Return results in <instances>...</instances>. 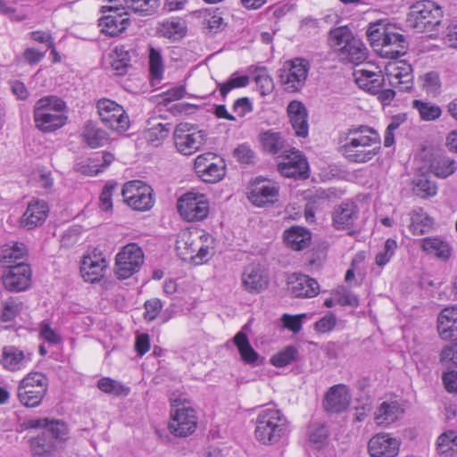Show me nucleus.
<instances>
[{
    "label": "nucleus",
    "mask_w": 457,
    "mask_h": 457,
    "mask_svg": "<svg viewBox=\"0 0 457 457\" xmlns=\"http://www.w3.org/2000/svg\"><path fill=\"white\" fill-rule=\"evenodd\" d=\"M380 143V136L375 129L361 125L348 130L340 150L350 162L364 163L379 153Z\"/></svg>",
    "instance_id": "1"
},
{
    "label": "nucleus",
    "mask_w": 457,
    "mask_h": 457,
    "mask_svg": "<svg viewBox=\"0 0 457 457\" xmlns=\"http://www.w3.org/2000/svg\"><path fill=\"white\" fill-rule=\"evenodd\" d=\"M328 41L343 62L358 64L367 58L365 45L347 26L330 29Z\"/></svg>",
    "instance_id": "2"
},
{
    "label": "nucleus",
    "mask_w": 457,
    "mask_h": 457,
    "mask_svg": "<svg viewBox=\"0 0 457 457\" xmlns=\"http://www.w3.org/2000/svg\"><path fill=\"white\" fill-rule=\"evenodd\" d=\"M66 104L58 96H49L37 100L34 106V120L38 129L52 132L67 121Z\"/></svg>",
    "instance_id": "3"
},
{
    "label": "nucleus",
    "mask_w": 457,
    "mask_h": 457,
    "mask_svg": "<svg viewBox=\"0 0 457 457\" xmlns=\"http://www.w3.org/2000/svg\"><path fill=\"white\" fill-rule=\"evenodd\" d=\"M287 424L288 421L280 410H262L255 420V438L263 445H274L286 435Z\"/></svg>",
    "instance_id": "4"
},
{
    "label": "nucleus",
    "mask_w": 457,
    "mask_h": 457,
    "mask_svg": "<svg viewBox=\"0 0 457 457\" xmlns=\"http://www.w3.org/2000/svg\"><path fill=\"white\" fill-rule=\"evenodd\" d=\"M437 330L444 340H453L440 353V362L446 368H457V306L444 308L437 318Z\"/></svg>",
    "instance_id": "5"
},
{
    "label": "nucleus",
    "mask_w": 457,
    "mask_h": 457,
    "mask_svg": "<svg viewBox=\"0 0 457 457\" xmlns=\"http://www.w3.org/2000/svg\"><path fill=\"white\" fill-rule=\"evenodd\" d=\"M443 12L432 1L418 2L411 7L406 25L418 33L433 32L441 25Z\"/></svg>",
    "instance_id": "6"
},
{
    "label": "nucleus",
    "mask_w": 457,
    "mask_h": 457,
    "mask_svg": "<svg viewBox=\"0 0 457 457\" xmlns=\"http://www.w3.org/2000/svg\"><path fill=\"white\" fill-rule=\"evenodd\" d=\"M170 420L169 430L176 436L186 437L196 428L197 419L195 409L181 395L170 398Z\"/></svg>",
    "instance_id": "7"
},
{
    "label": "nucleus",
    "mask_w": 457,
    "mask_h": 457,
    "mask_svg": "<svg viewBox=\"0 0 457 457\" xmlns=\"http://www.w3.org/2000/svg\"><path fill=\"white\" fill-rule=\"evenodd\" d=\"M310 63L303 58H295L286 62L278 70V77L285 91L289 93L299 92L305 85Z\"/></svg>",
    "instance_id": "8"
},
{
    "label": "nucleus",
    "mask_w": 457,
    "mask_h": 457,
    "mask_svg": "<svg viewBox=\"0 0 457 457\" xmlns=\"http://www.w3.org/2000/svg\"><path fill=\"white\" fill-rule=\"evenodd\" d=\"M178 211L187 221L203 220L209 213V202L203 194L187 192L178 200Z\"/></svg>",
    "instance_id": "9"
},
{
    "label": "nucleus",
    "mask_w": 457,
    "mask_h": 457,
    "mask_svg": "<svg viewBox=\"0 0 457 457\" xmlns=\"http://www.w3.org/2000/svg\"><path fill=\"white\" fill-rule=\"evenodd\" d=\"M173 137L178 151L185 155H189L205 143L207 134L204 130L193 129L188 123H179L175 128Z\"/></svg>",
    "instance_id": "10"
},
{
    "label": "nucleus",
    "mask_w": 457,
    "mask_h": 457,
    "mask_svg": "<svg viewBox=\"0 0 457 457\" xmlns=\"http://www.w3.org/2000/svg\"><path fill=\"white\" fill-rule=\"evenodd\" d=\"M142 263L143 250L137 244L131 243L117 254L115 272L119 278H128L139 270Z\"/></svg>",
    "instance_id": "11"
},
{
    "label": "nucleus",
    "mask_w": 457,
    "mask_h": 457,
    "mask_svg": "<svg viewBox=\"0 0 457 457\" xmlns=\"http://www.w3.org/2000/svg\"><path fill=\"white\" fill-rule=\"evenodd\" d=\"M97 110L103 123L116 131H125L129 128V117L122 106L110 99L97 103Z\"/></svg>",
    "instance_id": "12"
},
{
    "label": "nucleus",
    "mask_w": 457,
    "mask_h": 457,
    "mask_svg": "<svg viewBox=\"0 0 457 457\" xmlns=\"http://www.w3.org/2000/svg\"><path fill=\"white\" fill-rule=\"evenodd\" d=\"M386 77L389 86L397 88L400 92H410L413 87V70L405 61L386 66Z\"/></svg>",
    "instance_id": "13"
},
{
    "label": "nucleus",
    "mask_w": 457,
    "mask_h": 457,
    "mask_svg": "<svg viewBox=\"0 0 457 457\" xmlns=\"http://www.w3.org/2000/svg\"><path fill=\"white\" fill-rule=\"evenodd\" d=\"M30 280L31 269L25 262L7 266L3 275V284L9 291H24L29 287Z\"/></svg>",
    "instance_id": "14"
},
{
    "label": "nucleus",
    "mask_w": 457,
    "mask_h": 457,
    "mask_svg": "<svg viewBox=\"0 0 457 457\" xmlns=\"http://www.w3.org/2000/svg\"><path fill=\"white\" fill-rule=\"evenodd\" d=\"M103 12L109 11V14L99 19L101 31L111 37H116L122 33L129 24L128 12H120V8L117 5L103 6Z\"/></svg>",
    "instance_id": "15"
},
{
    "label": "nucleus",
    "mask_w": 457,
    "mask_h": 457,
    "mask_svg": "<svg viewBox=\"0 0 457 457\" xmlns=\"http://www.w3.org/2000/svg\"><path fill=\"white\" fill-rule=\"evenodd\" d=\"M278 170L287 178L305 179L308 177L309 165L299 151H291L278 163Z\"/></svg>",
    "instance_id": "16"
},
{
    "label": "nucleus",
    "mask_w": 457,
    "mask_h": 457,
    "mask_svg": "<svg viewBox=\"0 0 457 457\" xmlns=\"http://www.w3.org/2000/svg\"><path fill=\"white\" fill-rule=\"evenodd\" d=\"M49 213L48 204L43 200L29 203L26 211L20 219V227L27 230L34 229L44 224Z\"/></svg>",
    "instance_id": "17"
},
{
    "label": "nucleus",
    "mask_w": 457,
    "mask_h": 457,
    "mask_svg": "<svg viewBox=\"0 0 457 457\" xmlns=\"http://www.w3.org/2000/svg\"><path fill=\"white\" fill-rule=\"evenodd\" d=\"M399 447L400 442L386 433L375 435L368 444L371 457H395L399 453Z\"/></svg>",
    "instance_id": "18"
},
{
    "label": "nucleus",
    "mask_w": 457,
    "mask_h": 457,
    "mask_svg": "<svg viewBox=\"0 0 457 457\" xmlns=\"http://www.w3.org/2000/svg\"><path fill=\"white\" fill-rule=\"evenodd\" d=\"M350 402L351 394L348 387L344 384H337L328 389L323 406L329 413H341L349 407Z\"/></svg>",
    "instance_id": "19"
},
{
    "label": "nucleus",
    "mask_w": 457,
    "mask_h": 457,
    "mask_svg": "<svg viewBox=\"0 0 457 457\" xmlns=\"http://www.w3.org/2000/svg\"><path fill=\"white\" fill-rule=\"evenodd\" d=\"M359 218V208L354 202H343L331 214L332 226L337 230L351 228Z\"/></svg>",
    "instance_id": "20"
},
{
    "label": "nucleus",
    "mask_w": 457,
    "mask_h": 457,
    "mask_svg": "<svg viewBox=\"0 0 457 457\" xmlns=\"http://www.w3.org/2000/svg\"><path fill=\"white\" fill-rule=\"evenodd\" d=\"M408 42L404 35L400 34L395 27L389 31L388 35H385L383 43L377 51L382 57L389 59H397L404 55L407 52Z\"/></svg>",
    "instance_id": "21"
},
{
    "label": "nucleus",
    "mask_w": 457,
    "mask_h": 457,
    "mask_svg": "<svg viewBox=\"0 0 457 457\" xmlns=\"http://www.w3.org/2000/svg\"><path fill=\"white\" fill-rule=\"evenodd\" d=\"M242 284L247 292L257 294L268 287L269 277L260 264H250L244 270Z\"/></svg>",
    "instance_id": "22"
},
{
    "label": "nucleus",
    "mask_w": 457,
    "mask_h": 457,
    "mask_svg": "<svg viewBox=\"0 0 457 457\" xmlns=\"http://www.w3.org/2000/svg\"><path fill=\"white\" fill-rule=\"evenodd\" d=\"M288 289L294 297L310 298L318 295L320 287L318 282L303 274H295L288 281Z\"/></svg>",
    "instance_id": "23"
},
{
    "label": "nucleus",
    "mask_w": 457,
    "mask_h": 457,
    "mask_svg": "<svg viewBox=\"0 0 457 457\" xmlns=\"http://www.w3.org/2000/svg\"><path fill=\"white\" fill-rule=\"evenodd\" d=\"M278 195V188L276 186L258 181L253 184L247 197L255 206L262 207L268 204H273L277 200Z\"/></svg>",
    "instance_id": "24"
},
{
    "label": "nucleus",
    "mask_w": 457,
    "mask_h": 457,
    "mask_svg": "<svg viewBox=\"0 0 457 457\" xmlns=\"http://www.w3.org/2000/svg\"><path fill=\"white\" fill-rule=\"evenodd\" d=\"M287 114L290 122L297 137H306L308 136V113L303 104L299 101H292L287 106Z\"/></svg>",
    "instance_id": "25"
},
{
    "label": "nucleus",
    "mask_w": 457,
    "mask_h": 457,
    "mask_svg": "<svg viewBox=\"0 0 457 457\" xmlns=\"http://www.w3.org/2000/svg\"><path fill=\"white\" fill-rule=\"evenodd\" d=\"M107 267L104 258L96 254L84 256L80 272L85 281L95 283L104 277V270Z\"/></svg>",
    "instance_id": "26"
},
{
    "label": "nucleus",
    "mask_w": 457,
    "mask_h": 457,
    "mask_svg": "<svg viewBox=\"0 0 457 457\" xmlns=\"http://www.w3.org/2000/svg\"><path fill=\"white\" fill-rule=\"evenodd\" d=\"M104 63L105 69L114 75L122 76L127 73L130 67L129 52L122 46H116L104 57Z\"/></svg>",
    "instance_id": "27"
},
{
    "label": "nucleus",
    "mask_w": 457,
    "mask_h": 457,
    "mask_svg": "<svg viewBox=\"0 0 457 457\" xmlns=\"http://www.w3.org/2000/svg\"><path fill=\"white\" fill-rule=\"evenodd\" d=\"M201 235L197 232L182 231L179 233L176 241V251L178 255L184 261L189 259L190 255L196 252L198 245H200Z\"/></svg>",
    "instance_id": "28"
},
{
    "label": "nucleus",
    "mask_w": 457,
    "mask_h": 457,
    "mask_svg": "<svg viewBox=\"0 0 457 457\" xmlns=\"http://www.w3.org/2000/svg\"><path fill=\"white\" fill-rule=\"evenodd\" d=\"M284 239L292 250L301 251L310 245L312 235L308 229L295 226L285 232Z\"/></svg>",
    "instance_id": "29"
},
{
    "label": "nucleus",
    "mask_w": 457,
    "mask_h": 457,
    "mask_svg": "<svg viewBox=\"0 0 457 457\" xmlns=\"http://www.w3.org/2000/svg\"><path fill=\"white\" fill-rule=\"evenodd\" d=\"M0 361L4 368L10 371L22 369L27 362L23 352L14 345L3 347Z\"/></svg>",
    "instance_id": "30"
},
{
    "label": "nucleus",
    "mask_w": 457,
    "mask_h": 457,
    "mask_svg": "<svg viewBox=\"0 0 457 457\" xmlns=\"http://www.w3.org/2000/svg\"><path fill=\"white\" fill-rule=\"evenodd\" d=\"M403 413V408L397 402H383L375 413L378 425L386 426L397 420Z\"/></svg>",
    "instance_id": "31"
},
{
    "label": "nucleus",
    "mask_w": 457,
    "mask_h": 457,
    "mask_svg": "<svg viewBox=\"0 0 457 457\" xmlns=\"http://www.w3.org/2000/svg\"><path fill=\"white\" fill-rule=\"evenodd\" d=\"M356 82L360 87L371 94H378L380 88L384 87L386 78L380 73H376L368 70H360L357 71Z\"/></svg>",
    "instance_id": "32"
},
{
    "label": "nucleus",
    "mask_w": 457,
    "mask_h": 457,
    "mask_svg": "<svg viewBox=\"0 0 457 457\" xmlns=\"http://www.w3.org/2000/svg\"><path fill=\"white\" fill-rule=\"evenodd\" d=\"M148 64L151 86L158 87L164 73V61L160 49L149 46Z\"/></svg>",
    "instance_id": "33"
},
{
    "label": "nucleus",
    "mask_w": 457,
    "mask_h": 457,
    "mask_svg": "<svg viewBox=\"0 0 457 457\" xmlns=\"http://www.w3.org/2000/svg\"><path fill=\"white\" fill-rule=\"evenodd\" d=\"M200 245L195 255H190L189 260L195 264L206 263L215 254V239L208 233H202Z\"/></svg>",
    "instance_id": "34"
},
{
    "label": "nucleus",
    "mask_w": 457,
    "mask_h": 457,
    "mask_svg": "<svg viewBox=\"0 0 457 457\" xmlns=\"http://www.w3.org/2000/svg\"><path fill=\"white\" fill-rule=\"evenodd\" d=\"M242 361L245 364L255 365L259 353L251 345L247 335L244 331L237 332L233 337Z\"/></svg>",
    "instance_id": "35"
},
{
    "label": "nucleus",
    "mask_w": 457,
    "mask_h": 457,
    "mask_svg": "<svg viewBox=\"0 0 457 457\" xmlns=\"http://www.w3.org/2000/svg\"><path fill=\"white\" fill-rule=\"evenodd\" d=\"M421 248L429 254H434L438 259L446 261L451 256L452 248L449 244L438 237H426L421 241Z\"/></svg>",
    "instance_id": "36"
},
{
    "label": "nucleus",
    "mask_w": 457,
    "mask_h": 457,
    "mask_svg": "<svg viewBox=\"0 0 457 457\" xmlns=\"http://www.w3.org/2000/svg\"><path fill=\"white\" fill-rule=\"evenodd\" d=\"M46 392V389L41 387H28L23 385H19L17 395L21 404L26 407L34 408L42 403Z\"/></svg>",
    "instance_id": "37"
},
{
    "label": "nucleus",
    "mask_w": 457,
    "mask_h": 457,
    "mask_svg": "<svg viewBox=\"0 0 457 457\" xmlns=\"http://www.w3.org/2000/svg\"><path fill=\"white\" fill-rule=\"evenodd\" d=\"M27 248L22 243H14L12 245H5L0 252V262L4 265H15L24 262Z\"/></svg>",
    "instance_id": "38"
},
{
    "label": "nucleus",
    "mask_w": 457,
    "mask_h": 457,
    "mask_svg": "<svg viewBox=\"0 0 457 457\" xmlns=\"http://www.w3.org/2000/svg\"><path fill=\"white\" fill-rule=\"evenodd\" d=\"M114 160V156L111 153H104L101 157H95L90 159V164L83 165L78 164L77 170L85 175L95 176L102 172L107 168Z\"/></svg>",
    "instance_id": "39"
},
{
    "label": "nucleus",
    "mask_w": 457,
    "mask_h": 457,
    "mask_svg": "<svg viewBox=\"0 0 457 457\" xmlns=\"http://www.w3.org/2000/svg\"><path fill=\"white\" fill-rule=\"evenodd\" d=\"M434 220L422 210L413 212L411 217L410 230L415 236L428 233L432 228Z\"/></svg>",
    "instance_id": "40"
},
{
    "label": "nucleus",
    "mask_w": 457,
    "mask_h": 457,
    "mask_svg": "<svg viewBox=\"0 0 457 457\" xmlns=\"http://www.w3.org/2000/svg\"><path fill=\"white\" fill-rule=\"evenodd\" d=\"M329 434L325 423L313 422L308 428L309 443L312 447H324L328 443Z\"/></svg>",
    "instance_id": "41"
},
{
    "label": "nucleus",
    "mask_w": 457,
    "mask_h": 457,
    "mask_svg": "<svg viewBox=\"0 0 457 457\" xmlns=\"http://www.w3.org/2000/svg\"><path fill=\"white\" fill-rule=\"evenodd\" d=\"M226 174V164L222 159L216 160V162H211V164L207 165V169L204 170L198 178L205 183H217L220 181Z\"/></svg>",
    "instance_id": "42"
},
{
    "label": "nucleus",
    "mask_w": 457,
    "mask_h": 457,
    "mask_svg": "<svg viewBox=\"0 0 457 457\" xmlns=\"http://www.w3.org/2000/svg\"><path fill=\"white\" fill-rule=\"evenodd\" d=\"M437 452L441 457H457V435L450 431L437 438Z\"/></svg>",
    "instance_id": "43"
},
{
    "label": "nucleus",
    "mask_w": 457,
    "mask_h": 457,
    "mask_svg": "<svg viewBox=\"0 0 457 457\" xmlns=\"http://www.w3.org/2000/svg\"><path fill=\"white\" fill-rule=\"evenodd\" d=\"M82 137L87 145L91 148L100 147L107 141L106 133L91 122L85 126Z\"/></svg>",
    "instance_id": "44"
},
{
    "label": "nucleus",
    "mask_w": 457,
    "mask_h": 457,
    "mask_svg": "<svg viewBox=\"0 0 457 457\" xmlns=\"http://www.w3.org/2000/svg\"><path fill=\"white\" fill-rule=\"evenodd\" d=\"M431 170L438 178H447L457 169L456 162L448 156H438L430 164Z\"/></svg>",
    "instance_id": "45"
},
{
    "label": "nucleus",
    "mask_w": 457,
    "mask_h": 457,
    "mask_svg": "<svg viewBox=\"0 0 457 457\" xmlns=\"http://www.w3.org/2000/svg\"><path fill=\"white\" fill-rule=\"evenodd\" d=\"M412 107L419 112L420 119L426 121L436 120L442 114L440 106L430 102L416 99L412 102Z\"/></svg>",
    "instance_id": "46"
},
{
    "label": "nucleus",
    "mask_w": 457,
    "mask_h": 457,
    "mask_svg": "<svg viewBox=\"0 0 457 457\" xmlns=\"http://www.w3.org/2000/svg\"><path fill=\"white\" fill-rule=\"evenodd\" d=\"M170 124L158 123L145 130V140L148 145L157 147L161 145L170 132Z\"/></svg>",
    "instance_id": "47"
},
{
    "label": "nucleus",
    "mask_w": 457,
    "mask_h": 457,
    "mask_svg": "<svg viewBox=\"0 0 457 457\" xmlns=\"http://www.w3.org/2000/svg\"><path fill=\"white\" fill-rule=\"evenodd\" d=\"M299 358V351L294 345H287L270 358V363L278 368L286 367Z\"/></svg>",
    "instance_id": "48"
},
{
    "label": "nucleus",
    "mask_w": 457,
    "mask_h": 457,
    "mask_svg": "<svg viewBox=\"0 0 457 457\" xmlns=\"http://www.w3.org/2000/svg\"><path fill=\"white\" fill-rule=\"evenodd\" d=\"M97 387L104 393L113 395L115 396H127L129 394V388L120 382L111 378H102L97 382Z\"/></svg>",
    "instance_id": "49"
},
{
    "label": "nucleus",
    "mask_w": 457,
    "mask_h": 457,
    "mask_svg": "<svg viewBox=\"0 0 457 457\" xmlns=\"http://www.w3.org/2000/svg\"><path fill=\"white\" fill-rule=\"evenodd\" d=\"M393 29L392 26L376 22L370 24L367 29V37L373 47H379L383 43L385 35H388Z\"/></svg>",
    "instance_id": "50"
},
{
    "label": "nucleus",
    "mask_w": 457,
    "mask_h": 457,
    "mask_svg": "<svg viewBox=\"0 0 457 457\" xmlns=\"http://www.w3.org/2000/svg\"><path fill=\"white\" fill-rule=\"evenodd\" d=\"M157 32L168 38L175 36L181 37L185 32V27L180 21L167 20L160 24Z\"/></svg>",
    "instance_id": "51"
},
{
    "label": "nucleus",
    "mask_w": 457,
    "mask_h": 457,
    "mask_svg": "<svg viewBox=\"0 0 457 457\" xmlns=\"http://www.w3.org/2000/svg\"><path fill=\"white\" fill-rule=\"evenodd\" d=\"M262 145L266 151L270 154H279L284 147V139L279 133L267 132L262 136Z\"/></svg>",
    "instance_id": "52"
},
{
    "label": "nucleus",
    "mask_w": 457,
    "mask_h": 457,
    "mask_svg": "<svg viewBox=\"0 0 457 457\" xmlns=\"http://www.w3.org/2000/svg\"><path fill=\"white\" fill-rule=\"evenodd\" d=\"M436 190V184L425 177H420L415 180L414 192L422 198L435 195Z\"/></svg>",
    "instance_id": "53"
},
{
    "label": "nucleus",
    "mask_w": 457,
    "mask_h": 457,
    "mask_svg": "<svg viewBox=\"0 0 457 457\" xmlns=\"http://www.w3.org/2000/svg\"><path fill=\"white\" fill-rule=\"evenodd\" d=\"M21 311V303L14 299H8L3 303V310L0 314V320L4 322H10Z\"/></svg>",
    "instance_id": "54"
},
{
    "label": "nucleus",
    "mask_w": 457,
    "mask_h": 457,
    "mask_svg": "<svg viewBox=\"0 0 457 457\" xmlns=\"http://www.w3.org/2000/svg\"><path fill=\"white\" fill-rule=\"evenodd\" d=\"M45 436L51 435L52 437L58 440H65L68 434V428L65 422L59 420H49Z\"/></svg>",
    "instance_id": "55"
},
{
    "label": "nucleus",
    "mask_w": 457,
    "mask_h": 457,
    "mask_svg": "<svg viewBox=\"0 0 457 457\" xmlns=\"http://www.w3.org/2000/svg\"><path fill=\"white\" fill-rule=\"evenodd\" d=\"M248 83L249 77L247 75L231 77L225 83L219 84L220 95L223 98H225L232 89L246 87Z\"/></svg>",
    "instance_id": "56"
},
{
    "label": "nucleus",
    "mask_w": 457,
    "mask_h": 457,
    "mask_svg": "<svg viewBox=\"0 0 457 457\" xmlns=\"http://www.w3.org/2000/svg\"><path fill=\"white\" fill-rule=\"evenodd\" d=\"M423 89L427 94L436 96L439 93L441 82L439 74L436 71H429L423 76Z\"/></svg>",
    "instance_id": "57"
},
{
    "label": "nucleus",
    "mask_w": 457,
    "mask_h": 457,
    "mask_svg": "<svg viewBox=\"0 0 457 457\" xmlns=\"http://www.w3.org/2000/svg\"><path fill=\"white\" fill-rule=\"evenodd\" d=\"M117 187V183L114 181H108L100 195L99 197V208L104 212H109L112 209V192Z\"/></svg>",
    "instance_id": "58"
},
{
    "label": "nucleus",
    "mask_w": 457,
    "mask_h": 457,
    "mask_svg": "<svg viewBox=\"0 0 457 457\" xmlns=\"http://www.w3.org/2000/svg\"><path fill=\"white\" fill-rule=\"evenodd\" d=\"M397 248V243L393 238H388L385 242L384 250L377 253L375 261L377 265L379 267L385 266L387 262H389L392 256L395 254V252Z\"/></svg>",
    "instance_id": "59"
},
{
    "label": "nucleus",
    "mask_w": 457,
    "mask_h": 457,
    "mask_svg": "<svg viewBox=\"0 0 457 457\" xmlns=\"http://www.w3.org/2000/svg\"><path fill=\"white\" fill-rule=\"evenodd\" d=\"M19 385H23L28 387H41L46 389L48 387V379L41 372H30L29 373Z\"/></svg>",
    "instance_id": "60"
},
{
    "label": "nucleus",
    "mask_w": 457,
    "mask_h": 457,
    "mask_svg": "<svg viewBox=\"0 0 457 457\" xmlns=\"http://www.w3.org/2000/svg\"><path fill=\"white\" fill-rule=\"evenodd\" d=\"M30 447L35 455H43L53 447V442L46 439L45 432L41 436H37L30 440Z\"/></svg>",
    "instance_id": "61"
},
{
    "label": "nucleus",
    "mask_w": 457,
    "mask_h": 457,
    "mask_svg": "<svg viewBox=\"0 0 457 457\" xmlns=\"http://www.w3.org/2000/svg\"><path fill=\"white\" fill-rule=\"evenodd\" d=\"M39 335L46 342L52 345H58L62 342V337L51 328L48 322L43 321L40 324Z\"/></svg>",
    "instance_id": "62"
},
{
    "label": "nucleus",
    "mask_w": 457,
    "mask_h": 457,
    "mask_svg": "<svg viewBox=\"0 0 457 457\" xmlns=\"http://www.w3.org/2000/svg\"><path fill=\"white\" fill-rule=\"evenodd\" d=\"M306 317V314L290 315L284 314L281 318L283 325L287 329L294 333H298L302 328L303 319Z\"/></svg>",
    "instance_id": "63"
},
{
    "label": "nucleus",
    "mask_w": 457,
    "mask_h": 457,
    "mask_svg": "<svg viewBox=\"0 0 457 457\" xmlns=\"http://www.w3.org/2000/svg\"><path fill=\"white\" fill-rule=\"evenodd\" d=\"M337 324L336 316L328 312L320 320L315 322V329L320 333H327L334 329Z\"/></svg>",
    "instance_id": "64"
}]
</instances>
